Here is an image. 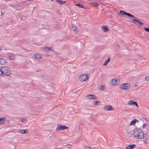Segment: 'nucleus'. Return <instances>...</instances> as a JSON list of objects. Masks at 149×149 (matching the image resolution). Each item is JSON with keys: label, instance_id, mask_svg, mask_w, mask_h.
Instances as JSON below:
<instances>
[{"label": "nucleus", "instance_id": "7ed1b4c3", "mask_svg": "<svg viewBox=\"0 0 149 149\" xmlns=\"http://www.w3.org/2000/svg\"><path fill=\"white\" fill-rule=\"evenodd\" d=\"M88 79L87 74H81L79 77V79L81 82H84L86 81Z\"/></svg>", "mask_w": 149, "mask_h": 149}, {"label": "nucleus", "instance_id": "c85d7f7f", "mask_svg": "<svg viewBox=\"0 0 149 149\" xmlns=\"http://www.w3.org/2000/svg\"><path fill=\"white\" fill-rule=\"evenodd\" d=\"M144 30L146 32L149 33V28H144Z\"/></svg>", "mask_w": 149, "mask_h": 149}, {"label": "nucleus", "instance_id": "4be33fe9", "mask_svg": "<svg viewBox=\"0 0 149 149\" xmlns=\"http://www.w3.org/2000/svg\"><path fill=\"white\" fill-rule=\"evenodd\" d=\"M105 86L103 85H100L98 87V89L99 90L102 91L105 88Z\"/></svg>", "mask_w": 149, "mask_h": 149}, {"label": "nucleus", "instance_id": "6ab92c4d", "mask_svg": "<svg viewBox=\"0 0 149 149\" xmlns=\"http://www.w3.org/2000/svg\"><path fill=\"white\" fill-rule=\"evenodd\" d=\"M6 63V60L3 58L0 59V63L1 65H4Z\"/></svg>", "mask_w": 149, "mask_h": 149}, {"label": "nucleus", "instance_id": "58836bf2", "mask_svg": "<svg viewBox=\"0 0 149 149\" xmlns=\"http://www.w3.org/2000/svg\"><path fill=\"white\" fill-rule=\"evenodd\" d=\"M1 15H4V13H3L2 12H1Z\"/></svg>", "mask_w": 149, "mask_h": 149}, {"label": "nucleus", "instance_id": "ddd939ff", "mask_svg": "<svg viewBox=\"0 0 149 149\" xmlns=\"http://www.w3.org/2000/svg\"><path fill=\"white\" fill-rule=\"evenodd\" d=\"M135 145L132 144L129 145V146L126 148V149H132L135 146Z\"/></svg>", "mask_w": 149, "mask_h": 149}, {"label": "nucleus", "instance_id": "bb28decb", "mask_svg": "<svg viewBox=\"0 0 149 149\" xmlns=\"http://www.w3.org/2000/svg\"><path fill=\"white\" fill-rule=\"evenodd\" d=\"M94 6H97L99 5L96 2H94L92 3Z\"/></svg>", "mask_w": 149, "mask_h": 149}, {"label": "nucleus", "instance_id": "39448f33", "mask_svg": "<svg viewBox=\"0 0 149 149\" xmlns=\"http://www.w3.org/2000/svg\"><path fill=\"white\" fill-rule=\"evenodd\" d=\"M68 129V127L65 126H63L61 124H58L57 125V127L56 129V131H60L61 130H64L65 129Z\"/></svg>", "mask_w": 149, "mask_h": 149}, {"label": "nucleus", "instance_id": "e433bc0d", "mask_svg": "<svg viewBox=\"0 0 149 149\" xmlns=\"http://www.w3.org/2000/svg\"><path fill=\"white\" fill-rule=\"evenodd\" d=\"M3 74V72L2 73L1 70V68L0 69V75Z\"/></svg>", "mask_w": 149, "mask_h": 149}, {"label": "nucleus", "instance_id": "79ce46f5", "mask_svg": "<svg viewBox=\"0 0 149 149\" xmlns=\"http://www.w3.org/2000/svg\"><path fill=\"white\" fill-rule=\"evenodd\" d=\"M48 136H49V137H50L51 136L50 135H49Z\"/></svg>", "mask_w": 149, "mask_h": 149}, {"label": "nucleus", "instance_id": "f03ea898", "mask_svg": "<svg viewBox=\"0 0 149 149\" xmlns=\"http://www.w3.org/2000/svg\"><path fill=\"white\" fill-rule=\"evenodd\" d=\"M2 73L4 75L8 76L11 74V71L9 68L7 67H3L1 68Z\"/></svg>", "mask_w": 149, "mask_h": 149}, {"label": "nucleus", "instance_id": "5701e85b", "mask_svg": "<svg viewBox=\"0 0 149 149\" xmlns=\"http://www.w3.org/2000/svg\"><path fill=\"white\" fill-rule=\"evenodd\" d=\"M56 1L61 5L64 4L65 2V1H63L60 0H56Z\"/></svg>", "mask_w": 149, "mask_h": 149}, {"label": "nucleus", "instance_id": "72a5a7b5", "mask_svg": "<svg viewBox=\"0 0 149 149\" xmlns=\"http://www.w3.org/2000/svg\"><path fill=\"white\" fill-rule=\"evenodd\" d=\"M134 105H135L136 107H137L138 108L139 107V106H138V105L137 104V103L136 102H134Z\"/></svg>", "mask_w": 149, "mask_h": 149}, {"label": "nucleus", "instance_id": "f257e3e1", "mask_svg": "<svg viewBox=\"0 0 149 149\" xmlns=\"http://www.w3.org/2000/svg\"><path fill=\"white\" fill-rule=\"evenodd\" d=\"M133 135L136 139H142L145 137L143 131L139 129H135L134 130Z\"/></svg>", "mask_w": 149, "mask_h": 149}, {"label": "nucleus", "instance_id": "a19ab883", "mask_svg": "<svg viewBox=\"0 0 149 149\" xmlns=\"http://www.w3.org/2000/svg\"><path fill=\"white\" fill-rule=\"evenodd\" d=\"M52 49L51 47H49V50H52Z\"/></svg>", "mask_w": 149, "mask_h": 149}, {"label": "nucleus", "instance_id": "7c9ffc66", "mask_svg": "<svg viewBox=\"0 0 149 149\" xmlns=\"http://www.w3.org/2000/svg\"><path fill=\"white\" fill-rule=\"evenodd\" d=\"M145 80L147 81H149V76L146 77L145 78Z\"/></svg>", "mask_w": 149, "mask_h": 149}, {"label": "nucleus", "instance_id": "cd10ccee", "mask_svg": "<svg viewBox=\"0 0 149 149\" xmlns=\"http://www.w3.org/2000/svg\"><path fill=\"white\" fill-rule=\"evenodd\" d=\"M100 102V101H94L93 102V104L95 105H97L98 103Z\"/></svg>", "mask_w": 149, "mask_h": 149}, {"label": "nucleus", "instance_id": "dca6fc26", "mask_svg": "<svg viewBox=\"0 0 149 149\" xmlns=\"http://www.w3.org/2000/svg\"><path fill=\"white\" fill-rule=\"evenodd\" d=\"M6 119V118L1 117L0 118V124L4 123Z\"/></svg>", "mask_w": 149, "mask_h": 149}, {"label": "nucleus", "instance_id": "ea45409f", "mask_svg": "<svg viewBox=\"0 0 149 149\" xmlns=\"http://www.w3.org/2000/svg\"><path fill=\"white\" fill-rule=\"evenodd\" d=\"M147 139V138H146V141H144H144H143V142H144V143H146V140Z\"/></svg>", "mask_w": 149, "mask_h": 149}, {"label": "nucleus", "instance_id": "4468645a", "mask_svg": "<svg viewBox=\"0 0 149 149\" xmlns=\"http://www.w3.org/2000/svg\"><path fill=\"white\" fill-rule=\"evenodd\" d=\"M102 27V30L104 32H106L108 31L109 30L107 25L103 26Z\"/></svg>", "mask_w": 149, "mask_h": 149}, {"label": "nucleus", "instance_id": "1a4fd4ad", "mask_svg": "<svg viewBox=\"0 0 149 149\" xmlns=\"http://www.w3.org/2000/svg\"><path fill=\"white\" fill-rule=\"evenodd\" d=\"M104 109L106 111L114 110V108L111 105H107L104 107Z\"/></svg>", "mask_w": 149, "mask_h": 149}, {"label": "nucleus", "instance_id": "c9c22d12", "mask_svg": "<svg viewBox=\"0 0 149 149\" xmlns=\"http://www.w3.org/2000/svg\"><path fill=\"white\" fill-rule=\"evenodd\" d=\"M84 149H91V148L89 147L85 146L84 148Z\"/></svg>", "mask_w": 149, "mask_h": 149}, {"label": "nucleus", "instance_id": "412c9836", "mask_svg": "<svg viewBox=\"0 0 149 149\" xmlns=\"http://www.w3.org/2000/svg\"><path fill=\"white\" fill-rule=\"evenodd\" d=\"M15 56L14 55H10L8 57L9 58L10 60H14L15 58Z\"/></svg>", "mask_w": 149, "mask_h": 149}, {"label": "nucleus", "instance_id": "6e6552de", "mask_svg": "<svg viewBox=\"0 0 149 149\" xmlns=\"http://www.w3.org/2000/svg\"><path fill=\"white\" fill-rule=\"evenodd\" d=\"M120 13L122 15H126L130 17H133V18H135V17L133 15L130 13H127L124 11L120 10Z\"/></svg>", "mask_w": 149, "mask_h": 149}, {"label": "nucleus", "instance_id": "0eeeda50", "mask_svg": "<svg viewBox=\"0 0 149 149\" xmlns=\"http://www.w3.org/2000/svg\"><path fill=\"white\" fill-rule=\"evenodd\" d=\"M134 18V19H132V22H133L134 24L139 25V26H141L143 24V23L137 20V18L135 17Z\"/></svg>", "mask_w": 149, "mask_h": 149}, {"label": "nucleus", "instance_id": "9b49d317", "mask_svg": "<svg viewBox=\"0 0 149 149\" xmlns=\"http://www.w3.org/2000/svg\"><path fill=\"white\" fill-rule=\"evenodd\" d=\"M35 58L38 60L41 59L42 58V56L41 54H36L34 55V56Z\"/></svg>", "mask_w": 149, "mask_h": 149}, {"label": "nucleus", "instance_id": "c756f323", "mask_svg": "<svg viewBox=\"0 0 149 149\" xmlns=\"http://www.w3.org/2000/svg\"><path fill=\"white\" fill-rule=\"evenodd\" d=\"M49 47H45L44 48V50L46 51H48V50H49Z\"/></svg>", "mask_w": 149, "mask_h": 149}, {"label": "nucleus", "instance_id": "20e7f679", "mask_svg": "<svg viewBox=\"0 0 149 149\" xmlns=\"http://www.w3.org/2000/svg\"><path fill=\"white\" fill-rule=\"evenodd\" d=\"M142 130L145 135H147L149 132V125H146L145 124L143 125Z\"/></svg>", "mask_w": 149, "mask_h": 149}, {"label": "nucleus", "instance_id": "37998d69", "mask_svg": "<svg viewBox=\"0 0 149 149\" xmlns=\"http://www.w3.org/2000/svg\"><path fill=\"white\" fill-rule=\"evenodd\" d=\"M31 0H28V1H31Z\"/></svg>", "mask_w": 149, "mask_h": 149}, {"label": "nucleus", "instance_id": "423d86ee", "mask_svg": "<svg viewBox=\"0 0 149 149\" xmlns=\"http://www.w3.org/2000/svg\"><path fill=\"white\" fill-rule=\"evenodd\" d=\"M120 88L123 90H127L130 88V85L128 83H125L120 85Z\"/></svg>", "mask_w": 149, "mask_h": 149}, {"label": "nucleus", "instance_id": "aec40b11", "mask_svg": "<svg viewBox=\"0 0 149 149\" xmlns=\"http://www.w3.org/2000/svg\"><path fill=\"white\" fill-rule=\"evenodd\" d=\"M110 60V57H108V59L105 60V62L104 63L103 65H107V64L109 62Z\"/></svg>", "mask_w": 149, "mask_h": 149}, {"label": "nucleus", "instance_id": "9d476101", "mask_svg": "<svg viewBox=\"0 0 149 149\" xmlns=\"http://www.w3.org/2000/svg\"><path fill=\"white\" fill-rule=\"evenodd\" d=\"M70 29L72 31H75L76 32H78L79 29H78V28L74 25H72L71 26L70 28Z\"/></svg>", "mask_w": 149, "mask_h": 149}, {"label": "nucleus", "instance_id": "a878e982", "mask_svg": "<svg viewBox=\"0 0 149 149\" xmlns=\"http://www.w3.org/2000/svg\"><path fill=\"white\" fill-rule=\"evenodd\" d=\"M93 99H96L97 98V96L94 95H92Z\"/></svg>", "mask_w": 149, "mask_h": 149}, {"label": "nucleus", "instance_id": "2f4dec72", "mask_svg": "<svg viewBox=\"0 0 149 149\" xmlns=\"http://www.w3.org/2000/svg\"><path fill=\"white\" fill-rule=\"evenodd\" d=\"M128 132L126 130H125L123 131V133L125 134H128Z\"/></svg>", "mask_w": 149, "mask_h": 149}, {"label": "nucleus", "instance_id": "a211bd4d", "mask_svg": "<svg viewBox=\"0 0 149 149\" xmlns=\"http://www.w3.org/2000/svg\"><path fill=\"white\" fill-rule=\"evenodd\" d=\"M134 101H133L132 100H130L127 103V104L129 105H134Z\"/></svg>", "mask_w": 149, "mask_h": 149}, {"label": "nucleus", "instance_id": "4c0bfd02", "mask_svg": "<svg viewBox=\"0 0 149 149\" xmlns=\"http://www.w3.org/2000/svg\"><path fill=\"white\" fill-rule=\"evenodd\" d=\"M142 119H146V117L145 116H143V117H142Z\"/></svg>", "mask_w": 149, "mask_h": 149}, {"label": "nucleus", "instance_id": "2eb2a0df", "mask_svg": "<svg viewBox=\"0 0 149 149\" xmlns=\"http://www.w3.org/2000/svg\"><path fill=\"white\" fill-rule=\"evenodd\" d=\"M19 132L22 134L24 133H28V130H19Z\"/></svg>", "mask_w": 149, "mask_h": 149}, {"label": "nucleus", "instance_id": "473e14b6", "mask_svg": "<svg viewBox=\"0 0 149 149\" xmlns=\"http://www.w3.org/2000/svg\"><path fill=\"white\" fill-rule=\"evenodd\" d=\"M134 105H135L136 107H137L138 108L139 107V106H138V105L137 104V103L136 102H134Z\"/></svg>", "mask_w": 149, "mask_h": 149}, {"label": "nucleus", "instance_id": "f704fd0d", "mask_svg": "<svg viewBox=\"0 0 149 149\" xmlns=\"http://www.w3.org/2000/svg\"><path fill=\"white\" fill-rule=\"evenodd\" d=\"M26 121V119L22 118L21 119V121L22 122H25Z\"/></svg>", "mask_w": 149, "mask_h": 149}, {"label": "nucleus", "instance_id": "b1692460", "mask_svg": "<svg viewBox=\"0 0 149 149\" xmlns=\"http://www.w3.org/2000/svg\"><path fill=\"white\" fill-rule=\"evenodd\" d=\"M86 97H87V98L88 99H89V100L93 99L92 98V95H91V94H90V95H86Z\"/></svg>", "mask_w": 149, "mask_h": 149}, {"label": "nucleus", "instance_id": "f8f14e48", "mask_svg": "<svg viewBox=\"0 0 149 149\" xmlns=\"http://www.w3.org/2000/svg\"><path fill=\"white\" fill-rule=\"evenodd\" d=\"M111 82V85L112 86L116 85L118 84L117 81L116 79H112Z\"/></svg>", "mask_w": 149, "mask_h": 149}, {"label": "nucleus", "instance_id": "393cba45", "mask_svg": "<svg viewBox=\"0 0 149 149\" xmlns=\"http://www.w3.org/2000/svg\"><path fill=\"white\" fill-rule=\"evenodd\" d=\"M75 5L76 6H79V7L81 8H84V6L82 4H80L79 3L75 4Z\"/></svg>", "mask_w": 149, "mask_h": 149}, {"label": "nucleus", "instance_id": "f3484780", "mask_svg": "<svg viewBox=\"0 0 149 149\" xmlns=\"http://www.w3.org/2000/svg\"><path fill=\"white\" fill-rule=\"evenodd\" d=\"M137 120L136 119L133 120L130 123V125H133L136 122Z\"/></svg>", "mask_w": 149, "mask_h": 149}]
</instances>
